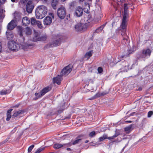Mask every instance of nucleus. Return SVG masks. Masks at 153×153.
<instances>
[{
    "mask_svg": "<svg viewBox=\"0 0 153 153\" xmlns=\"http://www.w3.org/2000/svg\"><path fill=\"white\" fill-rule=\"evenodd\" d=\"M118 1H120L122 3H123L124 1V0H117Z\"/></svg>",
    "mask_w": 153,
    "mask_h": 153,
    "instance_id": "56",
    "label": "nucleus"
},
{
    "mask_svg": "<svg viewBox=\"0 0 153 153\" xmlns=\"http://www.w3.org/2000/svg\"><path fill=\"white\" fill-rule=\"evenodd\" d=\"M42 68V66L39 65H37V66L36 67V68L37 69L39 70L40 69V68Z\"/></svg>",
    "mask_w": 153,
    "mask_h": 153,
    "instance_id": "49",
    "label": "nucleus"
},
{
    "mask_svg": "<svg viewBox=\"0 0 153 153\" xmlns=\"http://www.w3.org/2000/svg\"><path fill=\"white\" fill-rule=\"evenodd\" d=\"M131 122H132V121L130 120L125 121V123H131Z\"/></svg>",
    "mask_w": 153,
    "mask_h": 153,
    "instance_id": "54",
    "label": "nucleus"
},
{
    "mask_svg": "<svg viewBox=\"0 0 153 153\" xmlns=\"http://www.w3.org/2000/svg\"><path fill=\"white\" fill-rule=\"evenodd\" d=\"M6 0H0V3L1 4L4 3Z\"/></svg>",
    "mask_w": 153,
    "mask_h": 153,
    "instance_id": "51",
    "label": "nucleus"
},
{
    "mask_svg": "<svg viewBox=\"0 0 153 153\" xmlns=\"http://www.w3.org/2000/svg\"><path fill=\"white\" fill-rule=\"evenodd\" d=\"M27 2V0H20L19 4L25 5L26 4Z\"/></svg>",
    "mask_w": 153,
    "mask_h": 153,
    "instance_id": "36",
    "label": "nucleus"
},
{
    "mask_svg": "<svg viewBox=\"0 0 153 153\" xmlns=\"http://www.w3.org/2000/svg\"><path fill=\"white\" fill-rule=\"evenodd\" d=\"M90 10V7L89 4L87 3L86 4L84 8V11L86 13H89Z\"/></svg>",
    "mask_w": 153,
    "mask_h": 153,
    "instance_id": "27",
    "label": "nucleus"
},
{
    "mask_svg": "<svg viewBox=\"0 0 153 153\" xmlns=\"http://www.w3.org/2000/svg\"><path fill=\"white\" fill-rule=\"evenodd\" d=\"M151 53V50L149 48L143 49L140 53L137 55V58L138 60L145 61L150 57Z\"/></svg>",
    "mask_w": 153,
    "mask_h": 153,
    "instance_id": "2",
    "label": "nucleus"
},
{
    "mask_svg": "<svg viewBox=\"0 0 153 153\" xmlns=\"http://www.w3.org/2000/svg\"><path fill=\"white\" fill-rule=\"evenodd\" d=\"M129 38H126V34H125V41L126 40V41H127V43H128L129 42V40H128V39Z\"/></svg>",
    "mask_w": 153,
    "mask_h": 153,
    "instance_id": "50",
    "label": "nucleus"
},
{
    "mask_svg": "<svg viewBox=\"0 0 153 153\" xmlns=\"http://www.w3.org/2000/svg\"><path fill=\"white\" fill-rule=\"evenodd\" d=\"M17 28L19 30V35L20 36H22L24 33H25V34L27 35H29L31 33L32 30L29 27H27L24 30H23V28L21 26H18Z\"/></svg>",
    "mask_w": 153,
    "mask_h": 153,
    "instance_id": "5",
    "label": "nucleus"
},
{
    "mask_svg": "<svg viewBox=\"0 0 153 153\" xmlns=\"http://www.w3.org/2000/svg\"><path fill=\"white\" fill-rule=\"evenodd\" d=\"M30 23V20L29 18L25 16L22 19V24L23 26H25L28 25Z\"/></svg>",
    "mask_w": 153,
    "mask_h": 153,
    "instance_id": "18",
    "label": "nucleus"
},
{
    "mask_svg": "<svg viewBox=\"0 0 153 153\" xmlns=\"http://www.w3.org/2000/svg\"><path fill=\"white\" fill-rule=\"evenodd\" d=\"M123 69V68H120V70H122V71H120V72H123V70H122V69Z\"/></svg>",
    "mask_w": 153,
    "mask_h": 153,
    "instance_id": "60",
    "label": "nucleus"
},
{
    "mask_svg": "<svg viewBox=\"0 0 153 153\" xmlns=\"http://www.w3.org/2000/svg\"><path fill=\"white\" fill-rule=\"evenodd\" d=\"M129 112H128L126 113V114H128V115H129V116H132L134 115L135 114V112H133L130 114H129Z\"/></svg>",
    "mask_w": 153,
    "mask_h": 153,
    "instance_id": "46",
    "label": "nucleus"
},
{
    "mask_svg": "<svg viewBox=\"0 0 153 153\" xmlns=\"http://www.w3.org/2000/svg\"><path fill=\"white\" fill-rule=\"evenodd\" d=\"M24 112V111L22 110L16 111L12 115V117H15L20 115L23 114Z\"/></svg>",
    "mask_w": 153,
    "mask_h": 153,
    "instance_id": "21",
    "label": "nucleus"
},
{
    "mask_svg": "<svg viewBox=\"0 0 153 153\" xmlns=\"http://www.w3.org/2000/svg\"><path fill=\"white\" fill-rule=\"evenodd\" d=\"M108 91H105L102 92L101 93V95L102 96H104L105 95H106L108 94Z\"/></svg>",
    "mask_w": 153,
    "mask_h": 153,
    "instance_id": "45",
    "label": "nucleus"
},
{
    "mask_svg": "<svg viewBox=\"0 0 153 153\" xmlns=\"http://www.w3.org/2000/svg\"><path fill=\"white\" fill-rule=\"evenodd\" d=\"M84 1V0H79V2H83Z\"/></svg>",
    "mask_w": 153,
    "mask_h": 153,
    "instance_id": "59",
    "label": "nucleus"
},
{
    "mask_svg": "<svg viewBox=\"0 0 153 153\" xmlns=\"http://www.w3.org/2000/svg\"><path fill=\"white\" fill-rule=\"evenodd\" d=\"M105 24H104L103 25H102L100 27H102V29H103L104 27H105Z\"/></svg>",
    "mask_w": 153,
    "mask_h": 153,
    "instance_id": "57",
    "label": "nucleus"
},
{
    "mask_svg": "<svg viewBox=\"0 0 153 153\" xmlns=\"http://www.w3.org/2000/svg\"><path fill=\"white\" fill-rule=\"evenodd\" d=\"M118 135V134L115 133L113 136L111 137H109L107 138L108 140H111L114 139L115 138L117 137Z\"/></svg>",
    "mask_w": 153,
    "mask_h": 153,
    "instance_id": "38",
    "label": "nucleus"
},
{
    "mask_svg": "<svg viewBox=\"0 0 153 153\" xmlns=\"http://www.w3.org/2000/svg\"><path fill=\"white\" fill-rule=\"evenodd\" d=\"M122 12L123 16L122 22L120 27L118 28V30L120 33L122 32L121 35L123 36L124 35V12H123V11Z\"/></svg>",
    "mask_w": 153,
    "mask_h": 153,
    "instance_id": "11",
    "label": "nucleus"
},
{
    "mask_svg": "<svg viewBox=\"0 0 153 153\" xmlns=\"http://www.w3.org/2000/svg\"><path fill=\"white\" fill-rule=\"evenodd\" d=\"M45 147H41L39 148L34 153H39L42 151L43 150Z\"/></svg>",
    "mask_w": 153,
    "mask_h": 153,
    "instance_id": "40",
    "label": "nucleus"
},
{
    "mask_svg": "<svg viewBox=\"0 0 153 153\" xmlns=\"http://www.w3.org/2000/svg\"><path fill=\"white\" fill-rule=\"evenodd\" d=\"M96 135V133L94 131H93L91 132L89 134V137H94Z\"/></svg>",
    "mask_w": 153,
    "mask_h": 153,
    "instance_id": "37",
    "label": "nucleus"
},
{
    "mask_svg": "<svg viewBox=\"0 0 153 153\" xmlns=\"http://www.w3.org/2000/svg\"><path fill=\"white\" fill-rule=\"evenodd\" d=\"M61 75H58L56 77L53 78V81L54 83H56L58 85L61 84V82L62 80Z\"/></svg>",
    "mask_w": 153,
    "mask_h": 153,
    "instance_id": "16",
    "label": "nucleus"
},
{
    "mask_svg": "<svg viewBox=\"0 0 153 153\" xmlns=\"http://www.w3.org/2000/svg\"><path fill=\"white\" fill-rule=\"evenodd\" d=\"M81 137V135L79 136L78 137L76 138V140L73 143H72L71 142L70 143H71V145H74L77 144L78 142L81 140V139L80 138Z\"/></svg>",
    "mask_w": 153,
    "mask_h": 153,
    "instance_id": "29",
    "label": "nucleus"
},
{
    "mask_svg": "<svg viewBox=\"0 0 153 153\" xmlns=\"http://www.w3.org/2000/svg\"><path fill=\"white\" fill-rule=\"evenodd\" d=\"M11 91V90H2L0 92V94L2 95H6L7 94H9Z\"/></svg>",
    "mask_w": 153,
    "mask_h": 153,
    "instance_id": "30",
    "label": "nucleus"
},
{
    "mask_svg": "<svg viewBox=\"0 0 153 153\" xmlns=\"http://www.w3.org/2000/svg\"><path fill=\"white\" fill-rule=\"evenodd\" d=\"M124 57V56L123 55H121V56H120L119 55L118 57V59L120 60H121L122 59H123V58Z\"/></svg>",
    "mask_w": 153,
    "mask_h": 153,
    "instance_id": "47",
    "label": "nucleus"
},
{
    "mask_svg": "<svg viewBox=\"0 0 153 153\" xmlns=\"http://www.w3.org/2000/svg\"><path fill=\"white\" fill-rule=\"evenodd\" d=\"M92 54L91 51H90L86 53L84 56V58L86 59L87 60L88 59L92 56Z\"/></svg>",
    "mask_w": 153,
    "mask_h": 153,
    "instance_id": "28",
    "label": "nucleus"
},
{
    "mask_svg": "<svg viewBox=\"0 0 153 153\" xmlns=\"http://www.w3.org/2000/svg\"><path fill=\"white\" fill-rule=\"evenodd\" d=\"M52 22V19L49 16H46L43 20V24L45 25H50Z\"/></svg>",
    "mask_w": 153,
    "mask_h": 153,
    "instance_id": "15",
    "label": "nucleus"
},
{
    "mask_svg": "<svg viewBox=\"0 0 153 153\" xmlns=\"http://www.w3.org/2000/svg\"><path fill=\"white\" fill-rule=\"evenodd\" d=\"M108 138L107 135L105 134H104L102 136L100 137L99 138V140L100 142H101L104 140L107 139Z\"/></svg>",
    "mask_w": 153,
    "mask_h": 153,
    "instance_id": "33",
    "label": "nucleus"
},
{
    "mask_svg": "<svg viewBox=\"0 0 153 153\" xmlns=\"http://www.w3.org/2000/svg\"><path fill=\"white\" fill-rule=\"evenodd\" d=\"M61 39L59 37H57L56 39L54 40L51 43L48 44L46 47L47 48H50L53 47H56L59 45L60 44Z\"/></svg>",
    "mask_w": 153,
    "mask_h": 153,
    "instance_id": "10",
    "label": "nucleus"
},
{
    "mask_svg": "<svg viewBox=\"0 0 153 153\" xmlns=\"http://www.w3.org/2000/svg\"><path fill=\"white\" fill-rule=\"evenodd\" d=\"M41 94V92H40V93H36L35 94V95L36 96L35 97L33 100H37L38 99L42 97L43 96H41L40 95Z\"/></svg>",
    "mask_w": 153,
    "mask_h": 153,
    "instance_id": "31",
    "label": "nucleus"
},
{
    "mask_svg": "<svg viewBox=\"0 0 153 153\" xmlns=\"http://www.w3.org/2000/svg\"><path fill=\"white\" fill-rule=\"evenodd\" d=\"M13 109H10L7 111V118L6 120L7 121H9L11 117V113Z\"/></svg>",
    "mask_w": 153,
    "mask_h": 153,
    "instance_id": "26",
    "label": "nucleus"
},
{
    "mask_svg": "<svg viewBox=\"0 0 153 153\" xmlns=\"http://www.w3.org/2000/svg\"><path fill=\"white\" fill-rule=\"evenodd\" d=\"M58 0H52L51 5L53 9H56V6L58 4Z\"/></svg>",
    "mask_w": 153,
    "mask_h": 153,
    "instance_id": "25",
    "label": "nucleus"
},
{
    "mask_svg": "<svg viewBox=\"0 0 153 153\" xmlns=\"http://www.w3.org/2000/svg\"><path fill=\"white\" fill-rule=\"evenodd\" d=\"M51 89V88L49 86H47L43 89L40 91L41 96L44 95L46 93L50 91Z\"/></svg>",
    "mask_w": 153,
    "mask_h": 153,
    "instance_id": "19",
    "label": "nucleus"
},
{
    "mask_svg": "<svg viewBox=\"0 0 153 153\" xmlns=\"http://www.w3.org/2000/svg\"><path fill=\"white\" fill-rule=\"evenodd\" d=\"M135 51V49H134L133 46V48H130L129 49H128V54L127 55V56H128L129 54L132 53L133 52H134Z\"/></svg>",
    "mask_w": 153,
    "mask_h": 153,
    "instance_id": "35",
    "label": "nucleus"
},
{
    "mask_svg": "<svg viewBox=\"0 0 153 153\" xmlns=\"http://www.w3.org/2000/svg\"><path fill=\"white\" fill-rule=\"evenodd\" d=\"M8 139H9V138H7L4 141V142H2L3 143H3H5V142H7L8 140Z\"/></svg>",
    "mask_w": 153,
    "mask_h": 153,
    "instance_id": "53",
    "label": "nucleus"
},
{
    "mask_svg": "<svg viewBox=\"0 0 153 153\" xmlns=\"http://www.w3.org/2000/svg\"><path fill=\"white\" fill-rule=\"evenodd\" d=\"M71 67L68 65L65 67L62 71L61 72V76H66L68 75L71 71Z\"/></svg>",
    "mask_w": 153,
    "mask_h": 153,
    "instance_id": "9",
    "label": "nucleus"
},
{
    "mask_svg": "<svg viewBox=\"0 0 153 153\" xmlns=\"http://www.w3.org/2000/svg\"><path fill=\"white\" fill-rule=\"evenodd\" d=\"M66 149H67V150L68 151H71V149L69 148H67Z\"/></svg>",
    "mask_w": 153,
    "mask_h": 153,
    "instance_id": "58",
    "label": "nucleus"
},
{
    "mask_svg": "<svg viewBox=\"0 0 153 153\" xmlns=\"http://www.w3.org/2000/svg\"><path fill=\"white\" fill-rule=\"evenodd\" d=\"M153 111H150L148 112V117H150L153 115Z\"/></svg>",
    "mask_w": 153,
    "mask_h": 153,
    "instance_id": "43",
    "label": "nucleus"
},
{
    "mask_svg": "<svg viewBox=\"0 0 153 153\" xmlns=\"http://www.w3.org/2000/svg\"><path fill=\"white\" fill-rule=\"evenodd\" d=\"M71 146V143H65L63 144L56 143L53 146V148L55 149H59L63 146L69 147Z\"/></svg>",
    "mask_w": 153,
    "mask_h": 153,
    "instance_id": "14",
    "label": "nucleus"
},
{
    "mask_svg": "<svg viewBox=\"0 0 153 153\" xmlns=\"http://www.w3.org/2000/svg\"><path fill=\"white\" fill-rule=\"evenodd\" d=\"M48 9L47 7L44 5L38 6L35 11V15L37 18L41 19L45 17L47 14Z\"/></svg>",
    "mask_w": 153,
    "mask_h": 153,
    "instance_id": "1",
    "label": "nucleus"
},
{
    "mask_svg": "<svg viewBox=\"0 0 153 153\" xmlns=\"http://www.w3.org/2000/svg\"><path fill=\"white\" fill-rule=\"evenodd\" d=\"M86 25L82 23H78L75 26V30L78 32H82L86 30Z\"/></svg>",
    "mask_w": 153,
    "mask_h": 153,
    "instance_id": "7",
    "label": "nucleus"
},
{
    "mask_svg": "<svg viewBox=\"0 0 153 153\" xmlns=\"http://www.w3.org/2000/svg\"><path fill=\"white\" fill-rule=\"evenodd\" d=\"M132 127V125H130L129 126L125 127V140L127 139V137H126L125 136L126 133L128 134L130 132L131 130V128Z\"/></svg>",
    "mask_w": 153,
    "mask_h": 153,
    "instance_id": "23",
    "label": "nucleus"
},
{
    "mask_svg": "<svg viewBox=\"0 0 153 153\" xmlns=\"http://www.w3.org/2000/svg\"><path fill=\"white\" fill-rule=\"evenodd\" d=\"M102 30V27H100L97 29L95 31V32L98 33L100 32Z\"/></svg>",
    "mask_w": 153,
    "mask_h": 153,
    "instance_id": "41",
    "label": "nucleus"
},
{
    "mask_svg": "<svg viewBox=\"0 0 153 153\" xmlns=\"http://www.w3.org/2000/svg\"><path fill=\"white\" fill-rule=\"evenodd\" d=\"M142 90V88H139V89H138V90L139 91H140Z\"/></svg>",
    "mask_w": 153,
    "mask_h": 153,
    "instance_id": "61",
    "label": "nucleus"
},
{
    "mask_svg": "<svg viewBox=\"0 0 153 153\" xmlns=\"http://www.w3.org/2000/svg\"><path fill=\"white\" fill-rule=\"evenodd\" d=\"M61 0L63 1H65L66 0Z\"/></svg>",
    "mask_w": 153,
    "mask_h": 153,
    "instance_id": "64",
    "label": "nucleus"
},
{
    "mask_svg": "<svg viewBox=\"0 0 153 153\" xmlns=\"http://www.w3.org/2000/svg\"><path fill=\"white\" fill-rule=\"evenodd\" d=\"M1 43L0 42V52L1 51Z\"/></svg>",
    "mask_w": 153,
    "mask_h": 153,
    "instance_id": "55",
    "label": "nucleus"
},
{
    "mask_svg": "<svg viewBox=\"0 0 153 153\" xmlns=\"http://www.w3.org/2000/svg\"><path fill=\"white\" fill-rule=\"evenodd\" d=\"M5 10L1 8L0 9V22L2 21L5 16Z\"/></svg>",
    "mask_w": 153,
    "mask_h": 153,
    "instance_id": "24",
    "label": "nucleus"
},
{
    "mask_svg": "<svg viewBox=\"0 0 153 153\" xmlns=\"http://www.w3.org/2000/svg\"><path fill=\"white\" fill-rule=\"evenodd\" d=\"M88 140H86L85 141V143H88Z\"/></svg>",
    "mask_w": 153,
    "mask_h": 153,
    "instance_id": "62",
    "label": "nucleus"
},
{
    "mask_svg": "<svg viewBox=\"0 0 153 153\" xmlns=\"http://www.w3.org/2000/svg\"><path fill=\"white\" fill-rule=\"evenodd\" d=\"M34 146L33 145H32L29 147L28 149V152H30L32 151L33 149L34 148Z\"/></svg>",
    "mask_w": 153,
    "mask_h": 153,
    "instance_id": "42",
    "label": "nucleus"
},
{
    "mask_svg": "<svg viewBox=\"0 0 153 153\" xmlns=\"http://www.w3.org/2000/svg\"><path fill=\"white\" fill-rule=\"evenodd\" d=\"M36 23V25L39 28L42 29L43 28L42 25L40 21H38Z\"/></svg>",
    "mask_w": 153,
    "mask_h": 153,
    "instance_id": "34",
    "label": "nucleus"
},
{
    "mask_svg": "<svg viewBox=\"0 0 153 153\" xmlns=\"http://www.w3.org/2000/svg\"><path fill=\"white\" fill-rule=\"evenodd\" d=\"M83 13V10L82 8L80 7H78L75 11V14L77 17L81 16Z\"/></svg>",
    "mask_w": 153,
    "mask_h": 153,
    "instance_id": "17",
    "label": "nucleus"
},
{
    "mask_svg": "<svg viewBox=\"0 0 153 153\" xmlns=\"http://www.w3.org/2000/svg\"><path fill=\"white\" fill-rule=\"evenodd\" d=\"M32 46L31 45L23 43L21 45V48L24 51H27L28 49L30 48Z\"/></svg>",
    "mask_w": 153,
    "mask_h": 153,
    "instance_id": "22",
    "label": "nucleus"
},
{
    "mask_svg": "<svg viewBox=\"0 0 153 153\" xmlns=\"http://www.w3.org/2000/svg\"><path fill=\"white\" fill-rule=\"evenodd\" d=\"M62 111H60L59 110L58 111V113H61V112Z\"/></svg>",
    "mask_w": 153,
    "mask_h": 153,
    "instance_id": "63",
    "label": "nucleus"
},
{
    "mask_svg": "<svg viewBox=\"0 0 153 153\" xmlns=\"http://www.w3.org/2000/svg\"><path fill=\"white\" fill-rule=\"evenodd\" d=\"M34 8V4L31 1H28L26 5V10L29 13H31Z\"/></svg>",
    "mask_w": 153,
    "mask_h": 153,
    "instance_id": "12",
    "label": "nucleus"
},
{
    "mask_svg": "<svg viewBox=\"0 0 153 153\" xmlns=\"http://www.w3.org/2000/svg\"><path fill=\"white\" fill-rule=\"evenodd\" d=\"M47 38L46 35L39 36L38 33H35V36L33 38V41L34 42L38 41H44L46 40Z\"/></svg>",
    "mask_w": 153,
    "mask_h": 153,
    "instance_id": "8",
    "label": "nucleus"
},
{
    "mask_svg": "<svg viewBox=\"0 0 153 153\" xmlns=\"http://www.w3.org/2000/svg\"><path fill=\"white\" fill-rule=\"evenodd\" d=\"M132 1L131 0L125 1V32L126 31V27L127 26L126 22L128 21L129 15L128 12V9L132 6Z\"/></svg>",
    "mask_w": 153,
    "mask_h": 153,
    "instance_id": "3",
    "label": "nucleus"
},
{
    "mask_svg": "<svg viewBox=\"0 0 153 153\" xmlns=\"http://www.w3.org/2000/svg\"><path fill=\"white\" fill-rule=\"evenodd\" d=\"M16 25L15 20H12L7 25V30H13L16 27Z\"/></svg>",
    "mask_w": 153,
    "mask_h": 153,
    "instance_id": "13",
    "label": "nucleus"
},
{
    "mask_svg": "<svg viewBox=\"0 0 153 153\" xmlns=\"http://www.w3.org/2000/svg\"><path fill=\"white\" fill-rule=\"evenodd\" d=\"M11 1L13 2H16V3L18 1V0H11Z\"/></svg>",
    "mask_w": 153,
    "mask_h": 153,
    "instance_id": "52",
    "label": "nucleus"
},
{
    "mask_svg": "<svg viewBox=\"0 0 153 153\" xmlns=\"http://www.w3.org/2000/svg\"><path fill=\"white\" fill-rule=\"evenodd\" d=\"M99 73H101L102 71V69L101 67H99L97 69Z\"/></svg>",
    "mask_w": 153,
    "mask_h": 153,
    "instance_id": "44",
    "label": "nucleus"
},
{
    "mask_svg": "<svg viewBox=\"0 0 153 153\" xmlns=\"http://www.w3.org/2000/svg\"><path fill=\"white\" fill-rule=\"evenodd\" d=\"M9 49L13 51H17L20 48V45L14 41H10L8 42Z\"/></svg>",
    "mask_w": 153,
    "mask_h": 153,
    "instance_id": "4",
    "label": "nucleus"
},
{
    "mask_svg": "<svg viewBox=\"0 0 153 153\" xmlns=\"http://www.w3.org/2000/svg\"><path fill=\"white\" fill-rule=\"evenodd\" d=\"M57 14L60 19H63L66 15V10L65 8L64 7L59 8L57 10Z\"/></svg>",
    "mask_w": 153,
    "mask_h": 153,
    "instance_id": "6",
    "label": "nucleus"
},
{
    "mask_svg": "<svg viewBox=\"0 0 153 153\" xmlns=\"http://www.w3.org/2000/svg\"><path fill=\"white\" fill-rule=\"evenodd\" d=\"M49 15L50 16H51L53 19L54 18V15L53 13H49Z\"/></svg>",
    "mask_w": 153,
    "mask_h": 153,
    "instance_id": "48",
    "label": "nucleus"
},
{
    "mask_svg": "<svg viewBox=\"0 0 153 153\" xmlns=\"http://www.w3.org/2000/svg\"><path fill=\"white\" fill-rule=\"evenodd\" d=\"M143 0H131V1H132V5L133 4H134V3H137V1H140V4H142L143 3H142L141 2L142 1H143ZM127 1H128V0H127Z\"/></svg>",
    "mask_w": 153,
    "mask_h": 153,
    "instance_id": "39",
    "label": "nucleus"
},
{
    "mask_svg": "<svg viewBox=\"0 0 153 153\" xmlns=\"http://www.w3.org/2000/svg\"><path fill=\"white\" fill-rule=\"evenodd\" d=\"M38 21L36 20V19L32 17L31 19L30 22L31 24L33 25H36V22Z\"/></svg>",
    "mask_w": 153,
    "mask_h": 153,
    "instance_id": "32",
    "label": "nucleus"
},
{
    "mask_svg": "<svg viewBox=\"0 0 153 153\" xmlns=\"http://www.w3.org/2000/svg\"><path fill=\"white\" fill-rule=\"evenodd\" d=\"M6 35L7 38L9 40H11L14 36L12 32L10 30H7L6 32Z\"/></svg>",
    "mask_w": 153,
    "mask_h": 153,
    "instance_id": "20",
    "label": "nucleus"
}]
</instances>
